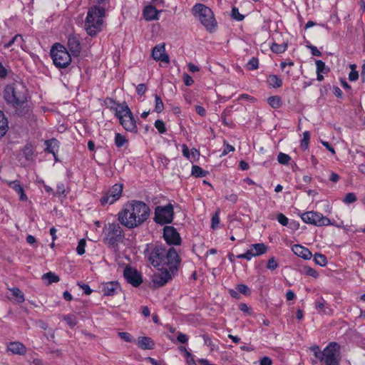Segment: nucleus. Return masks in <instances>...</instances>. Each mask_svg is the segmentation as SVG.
Here are the masks:
<instances>
[{
  "instance_id": "20",
  "label": "nucleus",
  "mask_w": 365,
  "mask_h": 365,
  "mask_svg": "<svg viewBox=\"0 0 365 365\" xmlns=\"http://www.w3.org/2000/svg\"><path fill=\"white\" fill-rule=\"evenodd\" d=\"M292 250L296 255L303 258L304 259H309L312 257V254L309 251V250L300 245H293L292 247Z\"/></svg>"
},
{
  "instance_id": "14",
  "label": "nucleus",
  "mask_w": 365,
  "mask_h": 365,
  "mask_svg": "<svg viewBox=\"0 0 365 365\" xmlns=\"http://www.w3.org/2000/svg\"><path fill=\"white\" fill-rule=\"evenodd\" d=\"M163 237L165 242L170 245H180L181 244V237L180 234L173 226L164 227Z\"/></svg>"
},
{
  "instance_id": "62",
  "label": "nucleus",
  "mask_w": 365,
  "mask_h": 365,
  "mask_svg": "<svg viewBox=\"0 0 365 365\" xmlns=\"http://www.w3.org/2000/svg\"><path fill=\"white\" fill-rule=\"evenodd\" d=\"M308 48H310L312 54L313 56H322V53L319 51V49L316 46L311 45V46H309Z\"/></svg>"
},
{
  "instance_id": "43",
  "label": "nucleus",
  "mask_w": 365,
  "mask_h": 365,
  "mask_svg": "<svg viewBox=\"0 0 365 365\" xmlns=\"http://www.w3.org/2000/svg\"><path fill=\"white\" fill-rule=\"evenodd\" d=\"M259 61L257 58H252L247 64L248 70H255L258 68Z\"/></svg>"
},
{
  "instance_id": "2",
  "label": "nucleus",
  "mask_w": 365,
  "mask_h": 365,
  "mask_svg": "<svg viewBox=\"0 0 365 365\" xmlns=\"http://www.w3.org/2000/svg\"><path fill=\"white\" fill-rule=\"evenodd\" d=\"M3 97L6 103L14 108V115L26 116L30 113L27 90L23 83L14 82L6 85Z\"/></svg>"
},
{
  "instance_id": "46",
  "label": "nucleus",
  "mask_w": 365,
  "mask_h": 365,
  "mask_svg": "<svg viewBox=\"0 0 365 365\" xmlns=\"http://www.w3.org/2000/svg\"><path fill=\"white\" fill-rule=\"evenodd\" d=\"M231 16L232 19L237 21H242L245 19V16L240 14L239 10L236 7H233L232 9Z\"/></svg>"
},
{
  "instance_id": "42",
  "label": "nucleus",
  "mask_w": 365,
  "mask_h": 365,
  "mask_svg": "<svg viewBox=\"0 0 365 365\" xmlns=\"http://www.w3.org/2000/svg\"><path fill=\"white\" fill-rule=\"evenodd\" d=\"M310 139V134L309 131H305L303 133V138L301 141V147L302 148L306 150L309 145V141Z\"/></svg>"
},
{
  "instance_id": "11",
  "label": "nucleus",
  "mask_w": 365,
  "mask_h": 365,
  "mask_svg": "<svg viewBox=\"0 0 365 365\" xmlns=\"http://www.w3.org/2000/svg\"><path fill=\"white\" fill-rule=\"evenodd\" d=\"M166 250V248L162 245H155L148 257V259L153 267L165 266Z\"/></svg>"
},
{
  "instance_id": "9",
  "label": "nucleus",
  "mask_w": 365,
  "mask_h": 365,
  "mask_svg": "<svg viewBox=\"0 0 365 365\" xmlns=\"http://www.w3.org/2000/svg\"><path fill=\"white\" fill-rule=\"evenodd\" d=\"M339 348L336 342H330L324 349V355L320 361L322 365H339Z\"/></svg>"
},
{
  "instance_id": "52",
  "label": "nucleus",
  "mask_w": 365,
  "mask_h": 365,
  "mask_svg": "<svg viewBox=\"0 0 365 365\" xmlns=\"http://www.w3.org/2000/svg\"><path fill=\"white\" fill-rule=\"evenodd\" d=\"M78 285L80 287V288L82 289V290H83L84 293L86 295L91 294L93 292V290L90 288L89 285L87 284L79 282H78Z\"/></svg>"
},
{
  "instance_id": "57",
  "label": "nucleus",
  "mask_w": 365,
  "mask_h": 365,
  "mask_svg": "<svg viewBox=\"0 0 365 365\" xmlns=\"http://www.w3.org/2000/svg\"><path fill=\"white\" fill-rule=\"evenodd\" d=\"M147 90L146 86L144 83H140L136 87V92L138 95L143 96Z\"/></svg>"
},
{
  "instance_id": "56",
  "label": "nucleus",
  "mask_w": 365,
  "mask_h": 365,
  "mask_svg": "<svg viewBox=\"0 0 365 365\" xmlns=\"http://www.w3.org/2000/svg\"><path fill=\"white\" fill-rule=\"evenodd\" d=\"M235 150V148L230 145V144H227L226 143V142L225 141V148L223 149V151L222 153V155H227L230 152H232Z\"/></svg>"
},
{
  "instance_id": "13",
  "label": "nucleus",
  "mask_w": 365,
  "mask_h": 365,
  "mask_svg": "<svg viewBox=\"0 0 365 365\" xmlns=\"http://www.w3.org/2000/svg\"><path fill=\"white\" fill-rule=\"evenodd\" d=\"M123 276L128 283L135 287H139L143 282L141 274L132 267L127 266L123 271Z\"/></svg>"
},
{
  "instance_id": "60",
  "label": "nucleus",
  "mask_w": 365,
  "mask_h": 365,
  "mask_svg": "<svg viewBox=\"0 0 365 365\" xmlns=\"http://www.w3.org/2000/svg\"><path fill=\"white\" fill-rule=\"evenodd\" d=\"M177 339L179 342H180L182 344H185L187 341L188 337L187 335L181 333V332H179L177 336Z\"/></svg>"
},
{
  "instance_id": "7",
  "label": "nucleus",
  "mask_w": 365,
  "mask_h": 365,
  "mask_svg": "<svg viewBox=\"0 0 365 365\" xmlns=\"http://www.w3.org/2000/svg\"><path fill=\"white\" fill-rule=\"evenodd\" d=\"M174 215V207L171 203L165 206L158 205L155 208L153 220L156 224L160 225L170 224L173 220Z\"/></svg>"
},
{
  "instance_id": "28",
  "label": "nucleus",
  "mask_w": 365,
  "mask_h": 365,
  "mask_svg": "<svg viewBox=\"0 0 365 365\" xmlns=\"http://www.w3.org/2000/svg\"><path fill=\"white\" fill-rule=\"evenodd\" d=\"M267 83L273 88H279L282 85V81L276 75H270L267 78Z\"/></svg>"
},
{
  "instance_id": "40",
  "label": "nucleus",
  "mask_w": 365,
  "mask_h": 365,
  "mask_svg": "<svg viewBox=\"0 0 365 365\" xmlns=\"http://www.w3.org/2000/svg\"><path fill=\"white\" fill-rule=\"evenodd\" d=\"M310 350L313 351L314 356L318 359L319 361L322 359L323 356L324 355V349L321 351L319 346L317 345H314L311 346Z\"/></svg>"
},
{
  "instance_id": "5",
  "label": "nucleus",
  "mask_w": 365,
  "mask_h": 365,
  "mask_svg": "<svg viewBox=\"0 0 365 365\" xmlns=\"http://www.w3.org/2000/svg\"><path fill=\"white\" fill-rule=\"evenodd\" d=\"M105 237L103 242L109 247L117 248L118 244L125 238L123 230L118 223H109L104 227Z\"/></svg>"
},
{
  "instance_id": "32",
  "label": "nucleus",
  "mask_w": 365,
  "mask_h": 365,
  "mask_svg": "<svg viewBox=\"0 0 365 365\" xmlns=\"http://www.w3.org/2000/svg\"><path fill=\"white\" fill-rule=\"evenodd\" d=\"M13 296L16 298V301L18 303H22L24 302V293L17 287H14L9 289Z\"/></svg>"
},
{
  "instance_id": "41",
  "label": "nucleus",
  "mask_w": 365,
  "mask_h": 365,
  "mask_svg": "<svg viewBox=\"0 0 365 365\" xmlns=\"http://www.w3.org/2000/svg\"><path fill=\"white\" fill-rule=\"evenodd\" d=\"M290 160V156L283 153H279L277 156V160L282 165H287Z\"/></svg>"
},
{
  "instance_id": "6",
  "label": "nucleus",
  "mask_w": 365,
  "mask_h": 365,
  "mask_svg": "<svg viewBox=\"0 0 365 365\" xmlns=\"http://www.w3.org/2000/svg\"><path fill=\"white\" fill-rule=\"evenodd\" d=\"M51 56L54 65L58 68H64L71 62V57L66 48L60 43H55L51 49Z\"/></svg>"
},
{
  "instance_id": "35",
  "label": "nucleus",
  "mask_w": 365,
  "mask_h": 365,
  "mask_svg": "<svg viewBox=\"0 0 365 365\" xmlns=\"http://www.w3.org/2000/svg\"><path fill=\"white\" fill-rule=\"evenodd\" d=\"M63 319L71 328H73L78 322L76 316L73 314L63 315Z\"/></svg>"
},
{
  "instance_id": "50",
  "label": "nucleus",
  "mask_w": 365,
  "mask_h": 365,
  "mask_svg": "<svg viewBox=\"0 0 365 365\" xmlns=\"http://www.w3.org/2000/svg\"><path fill=\"white\" fill-rule=\"evenodd\" d=\"M33 154V149L29 146H25L24 149L23 150V155L25 157V158L26 160L31 159Z\"/></svg>"
},
{
  "instance_id": "17",
  "label": "nucleus",
  "mask_w": 365,
  "mask_h": 365,
  "mask_svg": "<svg viewBox=\"0 0 365 365\" xmlns=\"http://www.w3.org/2000/svg\"><path fill=\"white\" fill-rule=\"evenodd\" d=\"M68 47L73 56H78L81 51V45L78 37L70 35L68 38Z\"/></svg>"
},
{
  "instance_id": "36",
  "label": "nucleus",
  "mask_w": 365,
  "mask_h": 365,
  "mask_svg": "<svg viewBox=\"0 0 365 365\" xmlns=\"http://www.w3.org/2000/svg\"><path fill=\"white\" fill-rule=\"evenodd\" d=\"M301 272L307 276L312 277L315 279H317L319 277L318 272L315 269L309 266H304L302 269Z\"/></svg>"
},
{
  "instance_id": "37",
  "label": "nucleus",
  "mask_w": 365,
  "mask_h": 365,
  "mask_svg": "<svg viewBox=\"0 0 365 365\" xmlns=\"http://www.w3.org/2000/svg\"><path fill=\"white\" fill-rule=\"evenodd\" d=\"M127 142H128V140L126 139V138L124 135H123L118 133H115V144L116 147L121 148Z\"/></svg>"
},
{
  "instance_id": "12",
  "label": "nucleus",
  "mask_w": 365,
  "mask_h": 365,
  "mask_svg": "<svg viewBox=\"0 0 365 365\" xmlns=\"http://www.w3.org/2000/svg\"><path fill=\"white\" fill-rule=\"evenodd\" d=\"M123 192V185L116 183L113 185L108 191L101 198L102 205L106 204H113L121 196Z\"/></svg>"
},
{
  "instance_id": "3",
  "label": "nucleus",
  "mask_w": 365,
  "mask_h": 365,
  "mask_svg": "<svg viewBox=\"0 0 365 365\" xmlns=\"http://www.w3.org/2000/svg\"><path fill=\"white\" fill-rule=\"evenodd\" d=\"M95 4L88 9L85 20V29L91 36H95L102 30L103 18L106 16V4L108 0H92Z\"/></svg>"
},
{
  "instance_id": "24",
  "label": "nucleus",
  "mask_w": 365,
  "mask_h": 365,
  "mask_svg": "<svg viewBox=\"0 0 365 365\" xmlns=\"http://www.w3.org/2000/svg\"><path fill=\"white\" fill-rule=\"evenodd\" d=\"M8 350L16 354H24L26 351L25 346L18 341L10 342L8 345Z\"/></svg>"
},
{
  "instance_id": "48",
  "label": "nucleus",
  "mask_w": 365,
  "mask_h": 365,
  "mask_svg": "<svg viewBox=\"0 0 365 365\" xmlns=\"http://www.w3.org/2000/svg\"><path fill=\"white\" fill-rule=\"evenodd\" d=\"M155 127L157 128L160 133H165L166 132L165 123L162 120H155Z\"/></svg>"
},
{
  "instance_id": "38",
  "label": "nucleus",
  "mask_w": 365,
  "mask_h": 365,
  "mask_svg": "<svg viewBox=\"0 0 365 365\" xmlns=\"http://www.w3.org/2000/svg\"><path fill=\"white\" fill-rule=\"evenodd\" d=\"M155 111L158 113H161L164 110V104L163 102L158 95H155Z\"/></svg>"
},
{
  "instance_id": "44",
  "label": "nucleus",
  "mask_w": 365,
  "mask_h": 365,
  "mask_svg": "<svg viewBox=\"0 0 365 365\" xmlns=\"http://www.w3.org/2000/svg\"><path fill=\"white\" fill-rule=\"evenodd\" d=\"M220 210H217L215 213L212 217V222L211 227L215 230L217 227L218 224L220 223Z\"/></svg>"
},
{
  "instance_id": "51",
  "label": "nucleus",
  "mask_w": 365,
  "mask_h": 365,
  "mask_svg": "<svg viewBox=\"0 0 365 365\" xmlns=\"http://www.w3.org/2000/svg\"><path fill=\"white\" fill-rule=\"evenodd\" d=\"M277 219L278 222L283 226H287L289 224V219L282 213L278 214Z\"/></svg>"
},
{
  "instance_id": "34",
  "label": "nucleus",
  "mask_w": 365,
  "mask_h": 365,
  "mask_svg": "<svg viewBox=\"0 0 365 365\" xmlns=\"http://www.w3.org/2000/svg\"><path fill=\"white\" fill-rule=\"evenodd\" d=\"M287 43L278 44L277 43H273L270 47L272 52L276 53H282L287 49Z\"/></svg>"
},
{
  "instance_id": "54",
  "label": "nucleus",
  "mask_w": 365,
  "mask_h": 365,
  "mask_svg": "<svg viewBox=\"0 0 365 365\" xmlns=\"http://www.w3.org/2000/svg\"><path fill=\"white\" fill-rule=\"evenodd\" d=\"M19 38L22 40V36L20 34L15 35L8 43H5L4 48H8L11 47Z\"/></svg>"
},
{
  "instance_id": "30",
  "label": "nucleus",
  "mask_w": 365,
  "mask_h": 365,
  "mask_svg": "<svg viewBox=\"0 0 365 365\" xmlns=\"http://www.w3.org/2000/svg\"><path fill=\"white\" fill-rule=\"evenodd\" d=\"M42 279L48 280L47 285H50L54 282H58L60 280L59 277L52 272L43 274Z\"/></svg>"
},
{
  "instance_id": "59",
  "label": "nucleus",
  "mask_w": 365,
  "mask_h": 365,
  "mask_svg": "<svg viewBox=\"0 0 365 365\" xmlns=\"http://www.w3.org/2000/svg\"><path fill=\"white\" fill-rule=\"evenodd\" d=\"M183 81H184L185 85L187 86H191L194 83V81L192 78V77L190 76L187 73L184 74V76H183Z\"/></svg>"
},
{
  "instance_id": "45",
  "label": "nucleus",
  "mask_w": 365,
  "mask_h": 365,
  "mask_svg": "<svg viewBox=\"0 0 365 365\" xmlns=\"http://www.w3.org/2000/svg\"><path fill=\"white\" fill-rule=\"evenodd\" d=\"M236 289L238 291V292L246 296L250 295L251 292L250 288L244 284H238L236 287Z\"/></svg>"
},
{
  "instance_id": "10",
  "label": "nucleus",
  "mask_w": 365,
  "mask_h": 365,
  "mask_svg": "<svg viewBox=\"0 0 365 365\" xmlns=\"http://www.w3.org/2000/svg\"><path fill=\"white\" fill-rule=\"evenodd\" d=\"M301 218L304 222L316 226L333 225L328 217L314 211L306 212L302 214Z\"/></svg>"
},
{
  "instance_id": "63",
  "label": "nucleus",
  "mask_w": 365,
  "mask_h": 365,
  "mask_svg": "<svg viewBox=\"0 0 365 365\" xmlns=\"http://www.w3.org/2000/svg\"><path fill=\"white\" fill-rule=\"evenodd\" d=\"M259 364L260 365H272V359L269 357L264 356L259 361Z\"/></svg>"
},
{
  "instance_id": "15",
  "label": "nucleus",
  "mask_w": 365,
  "mask_h": 365,
  "mask_svg": "<svg viewBox=\"0 0 365 365\" xmlns=\"http://www.w3.org/2000/svg\"><path fill=\"white\" fill-rule=\"evenodd\" d=\"M165 259V266H168L170 269L177 268V266L180 264L179 256L174 247H170L166 250Z\"/></svg>"
},
{
  "instance_id": "21",
  "label": "nucleus",
  "mask_w": 365,
  "mask_h": 365,
  "mask_svg": "<svg viewBox=\"0 0 365 365\" xmlns=\"http://www.w3.org/2000/svg\"><path fill=\"white\" fill-rule=\"evenodd\" d=\"M8 185L19 195L21 201L24 202L27 200V196L24 193V190L19 180L9 181L8 182Z\"/></svg>"
},
{
  "instance_id": "58",
  "label": "nucleus",
  "mask_w": 365,
  "mask_h": 365,
  "mask_svg": "<svg viewBox=\"0 0 365 365\" xmlns=\"http://www.w3.org/2000/svg\"><path fill=\"white\" fill-rule=\"evenodd\" d=\"M65 187H64V185L63 183H60V184H58L57 185V189H56V195H63L64 196L66 195H65Z\"/></svg>"
},
{
  "instance_id": "1",
  "label": "nucleus",
  "mask_w": 365,
  "mask_h": 365,
  "mask_svg": "<svg viewBox=\"0 0 365 365\" xmlns=\"http://www.w3.org/2000/svg\"><path fill=\"white\" fill-rule=\"evenodd\" d=\"M150 209L144 202L132 200L125 205L118 216L121 225L133 229L140 226L149 217Z\"/></svg>"
},
{
  "instance_id": "39",
  "label": "nucleus",
  "mask_w": 365,
  "mask_h": 365,
  "mask_svg": "<svg viewBox=\"0 0 365 365\" xmlns=\"http://www.w3.org/2000/svg\"><path fill=\"white\" fill-rule=\"evenodd\" d=\"M317 73H327L329 71V68L326 66L324 62L321 60H316Z\"/></svg>"
},
{
  "instance_id": "61",
  "label": "nucleus",
  "mask_w": 365,
  "mask_h": 365,
  "mask_svg": "<svg viewBox=\"0 0 365 365\" xmlns=\"http://www.w3.org/2000/svg\"><path fill=\"white\" fill-rule=\"evenodd\" d=\"M359 78V73L357 71H351L349 74V79L351 81H356Z\"/></svg>"
},
{
  "instance_id": "16",
  "label": "nucleus",
  "mask_w": 365,
  "mask_h": 365,
  "mask_svg": "<svg viewBox=\"0 0 365 365\" xmlns=\"http://www.w3.org/2000/svg\"><path fill=\"white\" fill-rule=\"evenodd\" d=\"M170 279H171V274L165 269L159 273L154 274L153 282L156 287H160L167 284Z\"/></svg>"
},
{
  "instance_id": "25",
  "label": "nucleus",
  "mask_w": 365,
  "mask_h": 365,
  "mask_svg": "<svg viewBox=\"0 0 365 365\" xmlns=\"http://www.w3.org/2000/svg\"><path fill=\"white\" fill-rule=\"evenodd\" d=\"M46 145V151L52 153L55 156V153L59 148V142L56 138H51L45 141Z\"/></svg>"
},
{
  "instance_id": "55",
  "label": "nucleus",
  "mask_w": 365,
  "mask_h": 365,
  "mask_svg": "<svg viewBox=\"0 0 365 365\" xmlns=\"http://www.w3.org/2000/svg\"><path fill=\"white\" fill-rule=\"evenodd\" d=\"M278 266L277 262L274 257L270 258L267 262V268L272 270L275 269Z\"/></svg>"
},
{
  "instance_id": "64",
  "label": "nucleus",
  "mask_w": 365,
  "mask_h": 365,
  "mask_svg": "<svg viewBox=\"0 0 365 365\" xmlns=\"http://www.w3.org/2000/svg\"><path fill=\"white\" fill-rule=\"evenodd\" d=\"M195 111L200 116H205V114H206L205 109L202 106H195Z\"/></svg>"
},
{
  "instance_id": "23",
  "label": "nucleus",
  "mask_w": 365,
  "mask_h": 365,
  "mask_svg": "<svg viewBox=\"0 0 365 365\" xmlns=\"http://www.w3.org/2000/svg\"><path fill=\"white\" fill-rule=\"evenodd\" d=\"M136 344L141 349H153L155 347V342L148 336L138 337Z\"/></svg>"
},
{
  "instance_id": "19",
  "label": "nucleus",
  "mask_w": 365,
  "mask_h": 365,
  "mask_svg": "<svg viewBox=\"0 0 365 365\" xmlns=\"http://www.w3.org/2000/svg\"><path fill=\"white\" fill-rule=\"evenodd\" d=\"M120 289V284L117 281L105 283L103 285V292L105 296H113Z\"/></svg>"
},
{
  "instance_id": "22",
  "label": "nucleus",
  "mask_w": 365,
  "mask_h": 365,
  "mask_svg": "<svg viewBox=\"0 0 365 365\" xmlns=\"http://www.w3.org/2000/svg\"><path fill=\"white\" fill-rule=\"evenodd\" d=\"M160 12L154 6L149 5L143 9V16L147 21L158 19V15Z\"/></svg>"
},
{
  "instance_id": "18",
  "label": "nucleus",
  "mask_w": 365,
  "mask_h": 365,
  "mask_svg": "<svg viewBox=\"0 0 365 365\" xmlns=\"http://www.w3.org/2000/svg\"><path fill=\"white\" fill-rule=\"evenodd\" d=\"M164 45H157L152 51V56L156 61H160L165 63H169V56L165 53Z\"/></svg>"
},
{
  "instance_id": "27",
  "label": "nucleus",
  "mask_w": 365,
  "mask_h": 365,
  "mask_svg": "<svg viewBox=\"0 0 365 365\" xmlns=\"http://www.w3.org/2000/svg\"><path fill=\"white\" fill-rule=\"evenodd\" d=\"M255 256L261 255L267 250V247L264 243L253 244L251 245Z\"/></svg>"
},
{
  "instance_id": "4",
  "label": "nucleus",
  "mask_w": 365,
  "mask_h": 365,
  "mask_svg": "<svg viewBox=\"0 0 365 365\" xmlns=\"http://www.w3.org/2000/svg\"><path fill=\"white\" fill-rule=\"evenodd\" d=\"M192 13L207 31L212 33L216 30L217 21L209 7L202 4H197L192 8Z\"/></svg>"
},
{
  "instance_id": "26",
  "label": "nucleus",
  "mask_w": 365,
  "mask_h": 365,
  "mask_svg": "<svg viewBox=\"0 0 365 365\" xmlns=\"http://www.w3.org/2000/svg\"><path fill=\"white\" fill-rule=\"evenodd\" d=\"M8 120L4 113L0 110V138L3 137L8 130Z\"/></svg>"
},
{
  "instance_id": "49",
  "label": "nucleus",
  "mask_w": 365,
  "mask_h": 365,
  "mask_svg": "<svg viewBox=\"0 0 365 365\" xmlns=\"http://www.w3.org/2000/svg\"><path fill=\"white\" fill-rule=\"evenodd\" d=\"M118 335L119 337L124 340L126 342H133V337L128 333L125 331L123 332H118Z\"/></svg>"
},
{
  "instance_id": "47",
  "label": "nucleus",
  "mask_w": 365,
  "mask_h": 365,
  "mask_svg": "<svg viewBox=\"0 0 365 365\" xmlns=\"http://www.w3.org/2000/svg\"><path fill=\"white\" fill-rule=\"evenodd\" d=\"M86 245V240L81 239L78 243V246L76 247V252L78 255H82L85 253V247Z\"/></svg>"
},
{
  "instance_id": "53",
  "label": "nucleus",
  "mask_w": 365,
  "mask_h": 365,
  "mask_svg": "<svg viewBox=\"0 0 365 365\" xmlns=\"http://www.w3.org/2000/svg\"><path fill=\"white\" fill-rule=\"evenodd\" d=\"M356 200V197L355 194H354L352 192H349V193L346 194L344 197V201L346 203H353Z\"/></svg>"
},
{
  "instance_id": "8",
  "label": "nucleus",
  "mask_w": 365,
  "mask_h": 365,
  "mask_svg": "<svg viewBox=\"0 0 365 365\" xmlns=\"http://www.w3.org/2000/svg\"><path fill=\"white\" fill-rule=\"evenodd\" d=\"M123 110L125 113L121 115V111H118L115 116L119 119L120 123L127 131L136 133L138 128L135 118L127 104L124 105Z\"/></svg>"
},
{
  "instance_id": "29",
  "label": "nucleus",
  "mask_w": 365,
  "mask_h": 365,
  "mask_svg": "<svg viewBox=\"0 0 365 365\" xmlns=\"http://www.w3.org/2000/svg\"><path fill=\"white\" fill-rule=\"evenodd\" d=\"M267 103L273 108H279L282 106V99L278 96H270L267 98Z\"/></svg>"
},
{
  "instance_id": "31",
  "label": "nucleus",
  "mask_w": 365,
  "mask_h": 365,
  "mask_svg": "<svg viewBox=\"0 0 365 365\" xmlns=\"http://www.w3.org/2000/svg\"><path fill=\"white\" fill-rule=\"evenodd\" d=\"M191 173L193 176L196 178H202L207 175L208 173L207 171L204 170L202 168H201L200 166L197 165H194L192 167V171Z\"/></svg>"
},
{
  "instance_id": "33",
  "label": "nucleus",
  "mask_w": 365,
  "mask_h": 365,
  "mask_svg": "<svg viewBox=\"0 0 365 365\" xmlns=\"http://www.w3.org/2000/svg\"><path fill=\"white\" fill-rule=\"evenodd\" d=\"M314 260L317 264L322 267H324L327 264V259L326 256L320 253H316L314 255Z\"/></svg>"
}]
</instances>
